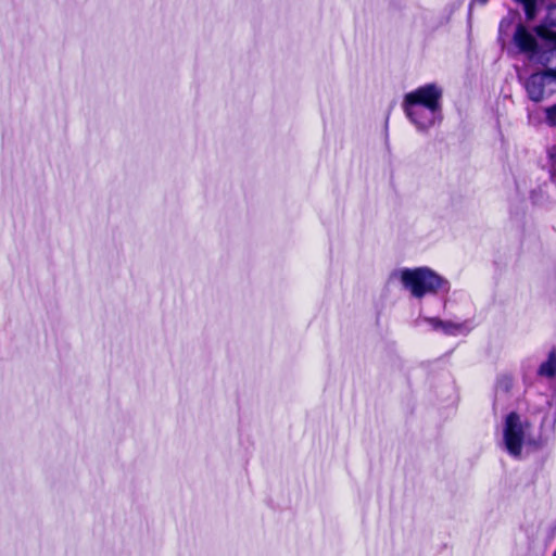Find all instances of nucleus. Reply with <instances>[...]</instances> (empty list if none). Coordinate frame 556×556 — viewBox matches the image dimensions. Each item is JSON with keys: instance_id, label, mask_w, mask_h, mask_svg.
<instances>
[{"instance_id": "obj_9", "label": "nucleus", "mask_w": 556, "mask_h": 556, "mask_svg": "<svg viewBox=\"0 0 556 556\" xmlns=\"http://www.w3.org/2000/svg\"><path fill=\"white\" fill-rule=\"evenodd\" d=\"M514 384V379L510 375H502L497 378L496 381V393H504L507 394L510 392Z\"/></svg>"}, {"instance_id": "obj_1", "label": "nucleus", "mask_w": 556, "mask_h": 556, "mask_svg": "<svg viewBox=\"0 0 556 556\" xmlns=\"http://www.w3.org/2000/svg\"><path fill=\"white\" fill-rule=\"evenodd\" d=\"M443 89L437 84H427L404 96L402 106L408 121L420 132L442 121Z\"/></svg>"}, {"instance_id": "obj_7", "label": "nucleus", "mask_w": 556, "mask_h": 556, "mask_svg": "<svg viewBox=\"0 0 556 556\" xmlns=\"http://www.w3.org/2000/svg\"><path fill=\"white\" fill-rule=\"evenodd\" d=\"M445 334L448 336H457V334H467L470 331L467 323H453L447 320H442V325L440 328Z\"/></svg>"}, {"instance_id": "obj_2", "label": "nucleus", "mask_w": 556, "mask_h": 556, "mask_svg": "<svg viewBox=\"0 0 556 556\" xmlns=\"http://www.w3.org/2000/svg\"><path fill=\"white\" fill-rule=\"evenodd\" d=\"M391 278L399 280L416 299L448 290V281L429 267L399 268L392 271Z\"/></svg>"}, {"instance_id": "obj_6", "label": "nucleus", "mask_w": 556, "mask_h": 556, "mask_svg": "<svg viewBox=\"0 0 556 556\" xmlns=\"http://www.w3.org/2000/svg\"><path fill=\"white\" fill-rule=\"evenodd\" d=\"M539 64L548 67L553 77L556 78V31H553L543 53L540 55Z\"/></svg>"}, {"instance_id": "obj_12", "label": "nucleus", "mask_w": 556, "mask_h": 556, "mask_svg": "<svg viewBox=\"0 0 556 556\" xmlns=\"http://www.w3.org/2000/svg\"><path fill=\"white\" fill-rule=\"evenodd\" d=\"M422 320L430 325L433 330H440L442 320L437 317H424Z\"/></svg>"}, {"instance_id": "obj_3", "label": "nucleus", "mask_w": 556, "mask_h": 556, "mask_svg": "<svg viewBox=\"0 0 556 556\" xmlns=\"http://www.w3.org/2000/svg\"><path fill=\"white\" fill-rule=\"evenodd\" d=\"M552 33L544 26L530 29L522 24H518L513 35V43L518 52L525 54L529 61L539 63L540 55L545 50Z\"/></svg>"}, {"instance_id": "obj_5", "label": "nucleus", "mask_w": 556, "mask_h": 556, "mask_svg": "<svg viewBox=\"0 0 556 556\" xmlns=\"http://www.w3.org/2000/svg\"><path fill=\"white\" fill-rule=\"evenodd\" d=\"M552 78L553 75L547 71L532 74L526 81L529 98L534 102L542 101L545 97L546 83Z\"/></svg>"}, {"instance_id": "obj_11", "label": "nucleus", "mask_w": 556, "mask_h": 556, "mask_svg": "<svg viewBox=\"0 0 556 556\" xmlns=\"http://www.w3.org/2000/svg\"><path fill=\"white\" fill-rule=\"evenodd\" d=\"M546 122L549 126H556V104L545 110Z\"/></svg>"}, {"instance_id": "obj_4", "label": "nucleus", "mask_w": 556, "mask_h": 556, "mask_svg": "<svg viewBox=\"0 0 556 556\" xmlns=\"http://www.w3.org/2000/svg\"><path fill=\"white\" fill-rule=\"evenodd\" d=\"M532 427L517 413L506 416L503 426V445L509 455L519 457L525 445L534 444Z\"/></svg>"}, {"instance_id": "obj_8", "label": "nucleus", "mask_w": 556, "mask_h": 556, "mask_svg": "<svg viewBox=\"0 0 556 556\" xmlns=\"http://www.w3.org/2000/svg\"><path fill=\"white\" fill-rule=\"evenodd\" d=\"M538 376L541 378L551 379L556 374V356L555 353H549L547 359L543 362L538 368Z\"/></svg>"}, {"instance_id": "obj_10", "label": "nucleus", "mask_w": 556, "mask_h": 556, "mask_svg": "<svg viewBox=\"0 0 556 556\" xmlns=\"http://www.w3.org/2000/svg\"><path fill=\"white\" fill-rule=\"evenodd\" d=\"M545 23L549 26H556V4H552L547 8Z\"/></svg>"}]
</instances>
